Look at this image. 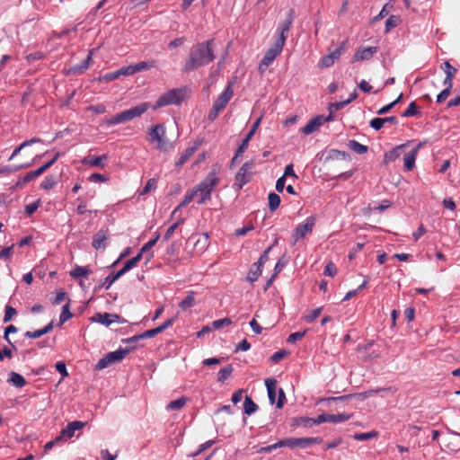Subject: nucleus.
Masks as SVG:
<instances>
[{
  "mask_svg": "<svg viewBox=\"0 0 460 460\" xmlns=\"http://www.w3.org/2000/svg\"><path fill=\"white\" fill-rule=\"evenodd\" d=\"M92 270L89 266H75L71 271L70 276L74 279L87 278L91 273Z\"/></svg>",
  "mask_w": 460,
  "mask_h": 460,
  "instance_id": "21",
  "label": "nucleus"
},
{
  "mask_svg": "<svg viewBox=\"0 0 460 460\" xmlns=\"http://www.w3.org/2000/svg\"><path fill=\"white\" fill-rule=\"evenodd\" d=\"M347 105H348V102H346V101L332 102V103L329 104L328 111L331 113H334V112L343 109Z\"/></svg>",
  "mask_w": 460,
  "mask_h": 460,
  "instance_id": "49",
  "label": "nucleus"
},
{
  "mask_svg": "<svg viewBox=\"0 0 460 460\" xmlns=\"http://www.w3.org/2000/svg\"><path fill=\"white\" fill-rule=\"evenodd\" d=\"M8 381L13 386H15L17 388H22V387H23L26 385L25 378L22 375H20V374H18L16 372H11L10 373V376H9Z\"/></svg>",
  "mask_w": 460,
  "mask_h": 460,
  "instance_id": "24",
  "label": "nucleus"
},
{
  "mask_svg": "<svg viewBox=\"0 0 460 460\" xmlns=\"http://www.w3.org/2000/svg\"><path fill=\"white\" fill-rule=\"evenodd\" d=\"M150 107L148 102H142L139 105L132 107L131 109L123 111L105 121L108 126L119 125L129 121L135 118L140 117Z\"/></svg>",
  "mask_w": 460,
  "mask_h": 460,
  "instance_id": "3",
  "label": "nucleus"
},
{
  "mask_svg": "<svg viewBox=\"0 0 460 460\" xmlns=\"http://www.w3.org/2000/svg\"><path fill=\"white\" fill-rule=\"evenodd\" d=\"M347 44L348 41L343 40L336 49L329 53V56L332 57L334 61L337 60L347 49Z\"/></svg>",
  "mask_w": 460,
  "mask_h": 460,
  "instance_id": "41",
  "label": "nucleus"
},
{
  "mask_svg": "<svg viewBox=\"0 0 460 460\" xmlns=\"http://www.w3.org/2000/svg\"><path fill=\"white\" fill-rule=\"evenodd\" d=\"M261 272H262V268L254 266V264H252V266L248 273L247 279L252 283L258 279V278L261 276Z\"/></svg>",
  "mask_w": 460,
  "mask_h": 460,
  "instance_id": "40",
  "label": "nucleus"
},
{
  "mask_svg": "<svg viewBox=\"0 0 460 460\" xmlns=\"http://www.w3.org/2000/svg\"><path fill=\"white\" fill-rule=\"evenodd\" d=\"M187 399L184 396H181L176 400L171 401L166 405V410L168 411H176L181 409L186 404Z\"/></svg>",
  "mask_w": 460,
  "mask_h": 460,
  "instance_id": "32",
  "label": "nucleus"
},
{
  "mask_svg": "<svg viewBox=\"0 0 460 460\" xmlns=\"http://www.w3.org/2000/svg\"><path fill=\"white\" fill-rule=\"evenodd\" d=\"M214 444V441L213 440H208L201 445H199V448L197 449V451L193 452L190 456L192 457H195L197 456H199V454H201L202 452H204L206 449H208V447H210L212 445Z\"/></svg>",
  "mask_w": 460,
  "mask_h": 460,
  "instance_id": "56",
  "label": "nucleus"
},
{
  "mask_svg": "<svg viewBox=\"0 0 460 460\" xmlns=\"http://www.w3.org/2000/svg\"><path fill=\"white\" fill-rule=\"evenodd\" d=\"M129 270H130V269L125 263L124 266L119 271H117L116 273H111V274L108 275L104 279V280L102 284V287L104 288L106 290H108L116 280H118L121 276H123L125 273H127Z\"/></svg>",
  "mask_w": 460,
  "mask_h": 460,
  "instance_id": "17",
  "label": "nucleus"
},
{
  "mask_svg": "<svg viewBox=\"0 0 460 460\" xmlns=\"http://www.w3.org/2000/svg\"><path fill=\"white\" fill-rule=\"evenodd\" d=\"M215 58L214 40L197 43L190 49L188 58L183 65L182 72L190 73L201 66H208Z\"/></svg>",
  "mask_w": 460,
  "mask_h": 460,
  "instance_id": "1",
  "label": "nucleus"
},
{
  "mask_svg": "<svg viewBox=\"0 0 460 460\" xmlns=\"http://www.w3.org/2000/svg\"><path fill=\"white\" fill-rule=\"evenodd\" d=\"M416 151H411L403 158V165L406 171H411L415 166Z\"/></svg>",
  "mask_w": 460,
  "mask_h": 460,
  "instance_id": "27",
  "label": "nucleus"
},
{
  "mask_svg": "<svg viewBox=\"0 0 460 460\" xmlns=\"http://www.w3.org/2000/svg\"><path fill=\"white\" fill-rule=\"evenodd\" d=\"M89 180L93 182H105L108 181V177L101 173H93L89 177Z\"/></svg>",
  "mask_w": 460,
  "mask_h": 460,
  "instance_id": "64",
  "label": "nucleus"
},
{
  "mask_svg": "<svg viewBox=\"0 0 460 460\" xmlns=\"http://www.w3.org/2000/svg\"><path fill=\"white\" fill-rule=\"evenodd\" d=\"M401 22V18L398 15H391L385 22V32L390 31L392 29L397 27Z\"/></svg>",
  "mask_w": 460,
  "mask_h": 460,
  "instance_id": "36",
  "label": "nucleus"
},
{
  "mask_svg": "<svg viewBox=\"0 0 460 460\" xmlns=\"http://www.w3.org/2000/svg\"><path fill=\"white\" fill-rule=\"evenodd\" d=\"M409 143L410 142H407L406 144L397 146L396 147L393 148L391 151L387 152L385 155V160L386 162H393V161L396 160L402 155V149L407 145H409Z\"/></svg>",
  "mask_w": 460,
  "mask_h": 460,
  "instance_id": "23",
  "label": "nucleus"
},
{
  "mask_svg": "<svg viewBox=\"0 0 460 460\" xmlns=\"http://www.w3.org/2000/svg\"><path fill=\"white\" fill-rule=\"evenodd\" d=\"M56 370L61 375L62 378H65L68 376V372L66 367L65 362L58 361L56 363Z\"/></svg>",
  "mask_w": 460,
  "mask_h": 460,
  "instance_id": "57",
  "label": "nucleus"
},
{
  "mask_svg": "<svg viewBox=\"0 0 460 460\" xmlns=\"http://www.w3.org/2000/svg\"><path fill=\"white\" fill-rule=\"evenodd\" d=\"M233 370L234 368L231 365L221 368L217 374V380L221 383L225 382L232 375Z\"/></svg>",
  "mask_w": 460,
  "mask_h": 460,
  "instance_id": "35",
  "label": "nucleus"
},
{
  "mask_svg": "<svg viewBox=\"0 0 460 460\" xmlns=\"http://www.w3.org/2000/svg\"><path fill=\"white\" fill-rule=\"evenodd\" d=\"M73 314L69 310V302L66 303L63 307L59 316V322L61 324L72 318Z\"/></svg>",
  "mask_w": 460,
  "mask_h": 460,
  "instance_id": "43",
  "label": "nucleus"
},
{
  "mask_svg": "<svg viewBox=\"0 0 460 460\" xmlns=\"http://www.w3.org/2000/svg\"><path fill=\"white\" fill-rule=\"evenodd\" d=\"M258 410V405L250 396H246L243 402V411L246 415H252Z\"/></svg>",
  "mask_w": 460,
  "mask_h": 460,
  "instance_id": "31",
  "label": "nucleus"
},
{
  "mask_svg": "<svg viewBox=\"0 0 460 460\" xmlns=\"http://www.w3.org/2000/svg\"><path fill=\"white\" fill-rule=\"evenodd\" d=\"M219 172L220 167L218 165L212 166L206 178L192 189L196 191V197H199L198 204L202 205L211 199L214 189L220 181Z\"/></svg>",
  "mask_w": 460,
  "mask_h": 460,
  "instance_id": "2",
  "label": "nucleus"
},
{
  "mask_svg": "<svg viewBox=\"0 0 460 460\" xmlns=\"http://www.w3.org/2000/svg\"><path fill=\"white\" fill-rule=\"evenodd\" d=\"M63 440L60 436H58L55 439L47 442L44 446V451L48 452L52 449L56 445L62 443Z\"/></svg>",
  "mask_w": 460,
  "mask_h": 460,
  "instance_id": "62",
  "label": "nucleus"
},
{
  "mask_svg": "<svg viewBox=\"0 0 460 460\" xmlns=\"http://www.w3.org/2000/svg\"><path fill=\"white\" fill-rule=\"evenodd\" d=\"M186 88H173L161 95L154 105V109H159L168 105H179L185 99Z\"/></svg>",
  "mask_w": 460,
  "mask_h": 460,
  "instance_id": "5",
  "label": "nucleus"
},
{
  "mask_svg": "<svg viewBox=\"0 0 460 460\" xmlns=\"http://www.w3.org/2000/svg\"><path fill=\"white\" fill-rule=\"evenodd\" d=\"M253 170V161H247L242 165L235 175V182L234 184V187L236 188L237 190H242L243 187L251 181Z\"/></svg>",
  "mask_w": 460,
  "mask_h": 460,
  "instance_id": "7",
  "label": "nucleus"
},
{
  "mask_svg": "<svg viewBox=\"0 0 460 460\" xmlns=\"http://www.w3.org/2000/svg\"><path fill=\"white\" fill-rule=\"evenodd\" d=\"M378 433L375 430L364 433H356L353 438L358 441H365L376 438Z\"/></svg>",
  "mask_w": 460,
  "mask_h": 460,
  "instance_id": "37",
  "label": "nucleus"
},
{
  "mask_svg": "<svg viewBox=\"0 0 460 460\" xmlns=\"http://www.w3.org/2000/svg\"><path fill=\"white\" fill-rule=\"evenodd\" d=\"M348 146L350 150L354 151L355 153H357L358 155H363V154L367 153V149H368L367 146L362 145L354 139L349 140L348 142Z\"/></svg>",
  "mask_w": 460,
  "mask_h": 460,
  "instance_id": "29",
  "label": "nucleus"
},
{
  "mask_svg": "<svg viewBox=\"0 0 460 460\" xmlns=\"http://www.w3.org/2000/svg\"><path fill=\"white\" fill-rule=\"evenodd\" d=\"M148 136L152 143H155V148L167 152L174 147V144L166 137L165 127L163 124H156L148 129Z\"/></svg>",
  "mask_w": 460,
  "mask_h": 460,
  "instance_id": "4",
  "label": "nucleus"
},
{
  "mask_svg": "<svg viewBox=\"0 0 460 460\" xmlns=\"http://www.w3.org/2000/svg\"><path fill=\"white\" fill-rule=\"evenodd\" d=\"M233 85L234 82H229L221 94L214 102L213 105L217 107V109L222 111L232 99L234 95Z\"/></svg>",
  "mask_w": 460,
  "mask_h": 460,
  "instance_id": "13",
  "label": "nucleus"
},
{
  "mask_svg": "<svg viewBox=\"0 0 460 460\" xmlns=\"http://www.w3.org/2000/svg\"><path fill=\"white\" fill-rule=\"evenodd\" d=\"M107 239H108L107 231L102 229V230L98 231L93 235L92 245L96 250L105 249Z\"/></svg>",
  "mask_w": 460,
  "mask_h": 460,
  "instance_id": "18",
  "label": "nucleus"
},
{
  "mask_svg": "<svg viewBox=\"0 0 460 460\" xmlns=\"http://www.w3.org/2000/svg\"><path fill=\"white\" fill-rule=\"evenodd\" d=\"M294 14H295L294 9H290L288 11V13L286 19L278 25V28L276 30V33L278 34V38L276 40H282V43L284 45L288 39V32L289 31V30L292 26V23L294 22Z\"/></svg>",
  "mask_w": 460,
  "mask_h": 460,
  "instance_id": "11",
  "label": "nucleus"
},
{
  "mask_svg": "<svg viewBox=\"0 0 460 460\" xmlns=\"http://www.w3.org/2000/svg\"><path fill=\"white\" fill-rule=\"evenodd\" d=\"M288 354V352L285 350V349H280L277 352H275L271 357H270V361L273 362V363H278L286 355Z\"/></svg>",
  "mask_w": 460,
  "mask_h": 460,
  "instance_id": "61",
  "label": "nucleus"
},
{
  "mask_svg": "<svg viewBox=\"0 0 460 460\" xmlns=\"http://www.w3.org/2000/svg\"><path fill=\"white\" fill-rule=\"evenodd\" d=\"M17 314L16 309L11 305H6L4 309V323H8L12 320L13 316Z\"/></svg>",
  "mask_w": 460,
  "mask_h": 460,
  "instance_id": "50",
  "label": "nucleus"
},
{
  "mask_svg": "<svg viewBox=\"0 0 460 460\" xmlns=\"http://www.w3.org/2000/svg\"><path fill=\"white\" fill-rule=\"evenodd\" d=\"M305 332L306 331H304V332H293L291 333L288 338V342L289 343H295L297 341H300L301 339H303V337L305 335Z\"/></svg>",
  "mask_w": 460,
  "mask_h": 460,
  "instance_id": "58",
  "label": "nucleus"
},
{
  "mask_svg": "<svg viewBox=\"0 0 460 460\" xmlns=\"http://www.w3.org/2000/svg\"><path fill=\"white\" fill-rule=\"evenodd\" d=\"M384 125H385V120L383 119V118H379V117L372 119L369 122V126L372 128H374L375 130L381 129L384 127Z\"/></svg>",
  "mask_w": 460,
  "mask_h": 460,
  "instance_id": "53",
  "label": "nucleus"
},
{
  "mask_svg": "<svg viewBox=\"0 0 460 460\" xmlns=\"http://www.w3.org/2000/svg\"><path fill=\"white\" fill-rule=\"evenodd\" d=\"M119 73L120 76H128L136 74L133 65L120 67Z\"/></svg>",
  "mask_w": 460,
  "mask_h": 460,
  "instance_id": "60",
  "label": "nucleus"
},
{
  "mask_svg": "<svg viewBox=\"0 0 460 460\" xmlns=\"http://www.w3.org/2000/svg\"><path fill=\"white\" fill-rule=\"evenodd\" d=\"M211 323H212L213 330H219L225 326H228V325L232 324V321L230 318L226 317V318L215 320Z\"/></svg>",
  "mask_w": 460,
  "mask_h": 460,
  "instance_id": "44",
  "label": "nucleus"
},
{
  "mask_svg": "<svg viewBox=\"0 0 460 460\" xmlns=\"http://www.w3.org/2000/svg\"><path fill=\"white\" fill-rule=\"evenodd\" d=\"M334 62L335 61L333 60V58L332 57H330L328 54V55L323 56L321 58V60L319 62V66L321 67H330L334 64Z\"/></svg>",
  "mask_w": 460,
  "mask_h": 460,
  "instance_id": "59",
  "label": "nucleus"
},
{
  "mask_svg": "<svg viewBox=\"0 0 460 460\" xmlns=\"http://www.w3.org/2000/svg\"><path fill=\"white\" fill-rule=\"evenodd\" d=\"M92 51H90L89 55L87 56V58L83 60L81 62V64L79 65H76V66H74L70 71L73 72L74 74H81L83 73L84 71H85L89 66H90V61L92 59Z\"/></svg>",
  "mask_w": 460,
  "mask_h": 460,
  "instance_id": "28",
  "label": "nucleus"
},
{
  "mask_svg": "<svg viewBox=\"0 0 460 460\" xmlns=\"http://www.w3.org/2000/svg\"><path fill=\"white\" fill-rule=\"evenodd\" d=\"M316 223L315 216L308 217L304 223L296 226L292 233V245H295L298 241L305 238L308 234L312 233Z\"/></svg>",
  "mask_w": 460,
  "mask_h": 460,
  "instance_id": "6",
  "label": "nucleus"
},
{
  "mask_svg": "<svg viewBox=\"0 0 460 460\" xmlns=\"http://www.w3.org/2000/svg\"><path fill=\"white\" fill-rule=\"evenodd\" d=\"M322 116L318 115L314 117V119H310L306 125H305L301 128V132L305 135H309L317 130L321 126H323L322 123Z\"/></svg>",
  "mask_w": 460,
  "mask_h": 460,
  "instance_id": "19",
  "label": "nucleus"
},
{
  "mask_svg": "<svg viewBox=\"0 0 460 460\" xmlns=\"http://www.w3.org/2000/svg\"><path fill=\"white\" fill-rule=\"evenodd\" d=\"M129 352V349H121L109 352L104 357H102L95 365V370L104 369L115 362H119L122 360L125 356Z\"/></svg>",
  "mask_w": 460,
  "mask_h": 460,
  "instance_id": "8",
  "label": "nucleus"
},
{
  "mask_svg": "<svg viewBox=\"0 0 460 460\" xmlns=\"http://www.w3.org/2000/svg\"><path fill=\"white\" fill-rule=\"evenodd\" d=\"M53 329V322H50L45 327L40 330H36L33 332L28 331L24 333V336L30 339H37L41 337L44 334L50 332Z\"/></svg>",
  "mask_w": 460,
  "mask_h": 460,
  "instance_id": "20",
  "label": "nucleus"
},
{
  "mask_svg": "<svg viewBox=\"0 0 460 460\" xmlns=\"http://www.w3.org/2000/svg\"><path fill=\"white\" fill-rule=\"evenodd\" d=\"M144 253H141V252L139 251V252L134 256L133 258L129 259L128 261H127L125 263L128 265V267L132 270L133 268H135L137 263L141 261L142 259V256H143Z\"/></svg>",
  "mask_w": 460,
  "mask_h": 460,
  "instance_id": "55",
  "label": "nucleus"
},
{
  "mask_svg": "<svg viewBox=\"0 0 460 460\" xmlns=\"http://www.w3.org/2000/svg\"><path fill=\"white\" fill-rule=\"evenodd\" d=\"M184 222V218L178 219L174 224H172L165 232L163 240L168 241L173 234L174 231Z\"/></svg>",
  "mask_w": 460,
  "mask_h": 460,
  "instance_id": "39",
  "label": "nucleus"
},
{
  "mask_svg": "<svg viewBox=\"0 0 460 460\" xmlns=\"http://www.w3.org/2000/svg\"><path fill=\"white\" fill-rule=\"evenodd\" d=\"M57 184V181L54 176L48 175L44 181L40 183V188L43 190H50Z\"/></svg>",
  "mask_w": 460,
  "mask_h": 460,
  "instance_id": "46",
  "label": "nucleus"
},
{
  "mask_svg": "<svg viewBox=\"0 0 460 460\" xmlns=\"http://www.w3.org/2000/svg\"><path fill=\"white\" fill-rule=\"evenodd\" d=\"M268 200H269V208L270 211H275L279 207V204H280V197L274 193V192H270L268 196Z\"/></svg>",
  "mask_w": 460,
  "mask_h": 460,
  "instance_id": "33",
  "label": "nucleus"
},
{
  "mask_svg": "<svg viewBox=\"0 0 460 460\" xmlns=\"http://www.w3.org/2000/svg\"><path fill=\"white\" fill-rule=\"evenodd\" d=\"M252 138V137H251V136L246 134V136L243 138V140L242 141L241 145L238 146V148H237V150L235 152V155L232 159V163L233 164L235 162L237 157L242 156L243 154L246 151V149L248 148L249 143H250Z\"/></svg>",
  "mask_w": 460,
  "mask_h": 460,
  "instance_id": "25",
  "label": "nucleus"
},
{
  "mask_svg": "<svg viewBox=\"0 0 460 460\" xmlns=\"http://www.w3.org/2000/svg\"><path fill=\"white\" fill-rule=\"evenodd\" d=\"M161 333L158 327L147 330L141 334H138L137 338H142V339H149L156 336L157 334Z\"/></svg>",
  "mask_w": 460,
  "mask_h": 460,
  "instance_id": "51",
  "label": "nucleus"
},
{
  "mask_svg": "<svg viewBox=\"0 0 460 460\" xmlns=\"http://www.w3.org/2000/svg\"><path fill=\"white\" fill-rule=\"evenodd\" d=\"M200 144L201 142L197 140L191 146H189L186 150H184L179 159L175 162V166H182L190 159V157L194 155V153L199 147Z\"/></svg>",
  "mask_w": 460,
  "mask_h": 460,
  "instance_id": "16",
  "label": "nucleus"
},
{
  "mask_svg": "<svg viewBox=\"0 0 460 460\" xmlns=\"http://www.w3.org/2000/svg\"><path fill=\"white\" fill-rule=\"evenodd\" d=\"M349 419V415L346 413L329 414L328 422L330 423H341Z\"/></svg>",
  "mask_w": 460,
  "mask_h": 460,
  "instance_id": "42",
  "label": "nucleus"
},
{
  "mask_svg": "<svg viewBox=\"0 0 460 460\" xmlns=\"http://www.w3.org/2000/svg\"><path fill=\"white\" fill-rule=\"evenodd\" d=\"M284 46L282 40H275L261 60L259 68L261 72L265 71L272 64L275 58L282 52Z\"/></svg>",
  "mask_w": 460,
  "mask_h": 460,
  "instance_id": "9",
  "label": "nucleus"
},
{
  "mask_svg": "<svg viewBox=\"0 0 460 460\" xmlns=\"http://www.w3.org/2000/svg\"><path fill=\"white\" fill-rule=\"evenodd\" d=\"M91 320L105 326H110L113 323H126V320L122 319L119 314L110 313H97L91 318Z\"/></svg>",
  "mask_w": 460,
  "mask_h": 460,
  "instance_id": "12",
  "label": "nucleus"
},
{
  "mask_svg": "<svg viewBox=\"0 0 460 460\" xmlns=\"http://www.w3.org/2000/svg\"><path fill=\"white\" fill-rule=\"evenodd\" d=\"M419 113V108L416 105L415 102H411L408 108L402 112V117H412Z\"/></svg>",
  "mask_w": 460,
  "mask_h": 460,
  "instance_id": "47",
  "label": "nucleus"
},
{
  "mask_svg": "<svg viewBox=\"0 0 460 460\" xmlns=\"http://www.w3.org/2000/svg\"><path fill=\"white\" fill-rule=\"evenodd\" d=\"M86 425V422L79 421V420H74L72 422H69L60 432V437L62 440H66L67 438H71L74 437L75 432L76 430H79L83 429Z\"/></svg>",
  "mask_w": 460,
  "mask_h": 460,
  "instance_id": "14",
  "label": "nucleus"
},
{
  "mask_svg": "<svg viewBox=\"0 0 460 460\" xmlns=\"http://www.w3.org/2000/svg\"><path fill=\"white\" fill-rule=\"evenodd\" d=\"M195 305V293L193 291L188 292L184 299L179 304L182 310H187Z\"/></svg>",
  "mask_w": 460,
  "mask_h": 460,
  "instance_id": "26",
  "label": "nucleus"
},
{
  "mask_svg": "<svg viewBox=\"0 0 460 460\" xmlns=\"http://www.w3.org/2000/svg\"><path fill=\"white\" fill-rule=\"evenodd\" d=\"M40 206V200L38 199L34 202H31L30 204H27L25 206V213L28 215V216H31L38 208Z\"/></svg>",
  "mask_w": 460,
  "mask_h": 460,
  "instance_id": "52",
  "label": "nucleus"
},
{
  "mask_svg": "<svg viewBox=\"0 0 460 460\" xmlns=\"http://www.w3.org/2000/svg\"><path fill=\"white\" fill-rule=\"evenodd\" d=\"M283 441L282 439L272 444V445H270V446H267V447H260L256 452L257 453H270L271 452L272 450H275V449H278V448H280V447H283Z\"/></svg>",
  "mask_w": 460,
  "mask_h": 460,
  "instance_id": "45",
  "label": "nucleus"
},
{
  "mask_svg": "<svg viewBox=\"0 0 460 460\" xmlns=\"http://www.w3.org/2000/svg\"><path fill=\"white\" fill-rule=\"evenodd\" d=\"M156 65V61L154 59L146 60V61H141L139 63H137L134 66L135 73H138L144 70H149L150 68L155 67Z\"/></svg>",
  "mask_w": 460,
  "mask_h": 460,
  "instance_id": "30",
  "label": "nucleus"
},
{
  "mask_svg": "<svg viewBox=\"0 0 460 460\" xmlns=\"http://www.w3.org/2000/svg\"><path fill=\"white\" fill-rule=\"evenodd\" d=\"M377 52L376 47H363L358 49L352 57V62L369 60Z\"/></svg>",
  "mask_w": 460,
  "mask_h": 460,
  "instance_id": "15",
  "label": "nucleus"
},
{
  "mask_svg": "<svg viewBox=\"0 0 460 460\" xmlns=\"http://www.w3.org/2000/svg\"><path fill=\"white\" fill-rule=\"evenodd\" d=\"M283 446L290 448H306L314 444L321 442L320 438H288L282 439Z\"/></svg>",
  "mask_w": 460,
  "mask_h": 460,
  "instance_id": "10",
  "label": "nucleus"
},
{
  "mask_svg": "<svg viewBox=\"0 0 460 460\" xmlns=\"http://www.w3.org/2000/svg\"><path fill=\"white\" fill-rule=\"evenodd\" d=\"M265 385L267 387L269 400L271 403H274L277 394V381L273 378H268L265 380Z\"/></svg>",
  "mask_w": 460,
  "mask_h": 460,
  "instance_id": "22",
  "label": "nucleus"
},
{
  "mask_svg": "<svg viewBox=\"0 0 460 460\" xmlns=\"http://www.w3.org/2000/svg\"><path fill=\"white\" fill-rule=\"evenodd\" d=\"M324 274L329 277H334L337 274V268L332 262H329L324 269Z\"/></svg>",
  "mask_w": 460,
  "mask_h": 460,
  "instance_id": "63",
  "label": "nucleus"
},
{
  "mask_svg": "<svg viewBox=\"0 0 460 460\" xmlns=\"http://www.w3.org/2000/svg\"><path fill=\"white\" fill-rule=\"evenodd\" d=\"M323 311V307H317L315 309H313L311 310L309 313L305 314L304 316H303V319L305 323H313L315 319H317L321 313Z\"/></svg>",
  "mask_w": 460,
  "mask_h": 460,
  "instance_id": "34",
  "label": "nucleus"
},
{
  "mask_svg": "<svg viewBox=\"0 0 460 460\" xmlns=\"http://www.w3.org/2000/svg\"><path fill=\"white\" fill-rule=\"evenodd\" d=\"M157 188V180L155 178H151L147 181L146 186L140 190V196L146 195L152 190H155Z\"/></svg>",
  "mask_w": 460,
  "mask_h": 460,
  "instance_id": "38",
  "label": "nucleus"
},
{
  "mask_svg": "<svg viewBox=\"0 0 460 460\" xmlns=\"http://www.w3.org/2000/svg\"><path fill=\"white\" fill-rule=\"evenodd\" d=\"M442 69L444 70L446 76H455L456 69L451 66L448 61L442 64Z\"/></svg>",
  "mask_w": 460,
  "mask_h": 460,
  "instance_id": "54",
  "label": "nucleus"
},
{
  "mask_svg": "<svg viewBox=\"0 0 460 460\" xmlns=\"http://www.w3.org/2000/svg\"><path fill=\"white\" fill-rule=\"evenodd\" d=\"M108 156L107 155H100V156H96V157H93L92 158L88 164L91 165V166H96V167H104V163L103 161L107 160Z\"/></svg>",
  "mask_w": 460,
  "mask_h": 460,
  "instance_id": "48",
  "label": "nucleus"
}]
</instances>
